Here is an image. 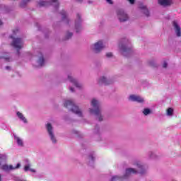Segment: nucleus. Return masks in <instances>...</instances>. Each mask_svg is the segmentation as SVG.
<instances>
[{"mask_svg":"<svg viewBox=\"0 0 181 181\" xmlns=\"http://www.w3.org/2000/svg\"><path fill=\"white\" fill-rule=\"evenodd\" d=\"M136 166L138 168L137 170H135V168H127L123 177L115 175L112 177L110 181H124V179H128L131 175H136L137 173L145 175V173H146L148 166L144 165L140 161L136 162Z\"/></svg>","mask_w":181,"mask_h":181,"instance_id":"nucleus-1","label":"nucleus"},{"mask_svg":"<svg viewBox=\"0 0 181 181\" xmlns=\"http://www.w3.org/2000/svg\"><path fill=\"white\" fill-rule=\"evenodd\" d=\"M119 52L124 57H129L132 52L131 41L128 38H123L119 43Z\"/></svg>","mask_w":181,"mask_h":181,"instance_id":"nucleus-2","label":"nucleus"},{"mask_svg":"<svg viewBox=\"0 0 181 181\" xmlns=\"http://www.w3.org/2000/svg\"><path fill=\"white\" fill-rule=\"evenodd\" d=\"M100 101L95 98L91 100L92 108L89 109L90 114L95 115L98 121H103V117L101 115V108L100 107Z\"/></svg>","mask_w":181,"mask_h":181,"instance_id":"nucleus-3","label":"nucleus"},{"mask_svg":"<svg viewBox=\"0 0 181 181\" xmlns=\"http://www.w3.org/2000/svg\"><path fill=\"white\" fill-rule=\"evenodd\" d=\"M64 106L66 108L70 110V111L74 112V114H76V115H78V117H81V118H83V117H84L83 111H81V109L78 108V106L74 104V102H73V100H65V102L64 103Z\"/></svg>","mask_w":181,"mask_h":181,"instance_id":"nucleus-4","label":"nucleus"},{"mask_svg":"<svg viewBox=\"0 0 181 181\" xmlns=\"http://www.w3.org/2000/svg\"><path fill=\"white\" fill-rule=\"evenodd\" d=\"M16 32L18 30L13 31V35H10L9 37L13 39V42L11 43V46L14 47V49H17V53L19 54V50L23 47V40L22 38H15L14 35H16Z\"/></svg>","mask_w":181,"mask_h":181,"instance_id":"nucleus-5","label":"nucleus"},{"mask_svg":"<svg viewBox=\"0 0 181 181\" xmlns=\"http://www.w3.org/2000/svg\"><path fill=\"white\" fill-rule=\"evenodd\" d=\"M46 129L51 142L54 144H57V139L56 138V135H54V132L53 131V126H52V124L47 123Z\"/></svg>","mask_w":181,"mask_h":181,"instance_id":"nucleus-6","label":"nucleus"},{"mask_svg":"<svg viewBox=\"0 0 181 181\" xmlns=\"http://www.w3.org/2000/svg\"><path fill=\"white\" fill-rule=\"evenodd\" d=\"M83 18H81V13H76V18L75 19V30L76 33H79L83 30Z\"/></svg>","mask_w":181,"mask_h":181,"instance_id":"nucleus-7","label":"nucleus"},{"mask_svg":"<svg viewBox=\"0 0 181 181\" xmlns=\"http://www.w3.org/2000/svg\"><path fill=\"white\" fill-rule=\"evenodd\" d=\"M117 15L120 22H127L129 19V16L124 9H119L117 11Z\"/></svg>","mask_w":181,"mask_h":181,"instance_id":"nucleus-8","label":"nucleus"},{"mask_svg":"<svg viewBox=\"0 0 181 181\" xmlns=\"http://www.w3.org/2000/svg\"><path fill=\"white\" fill-rule=\"evenodd\" d=\"M105 47V45H104L102 40L95 42L92 46V49L95 53H100Z\"/></svg>","mask_w":181,"mask_h":181,"instance_id":"nucleus-9","label":"nucleus"},{"mask_svg":"<svg viewBox=\"0 0 181 181\" xmlns=\"http://www.w3.org/2000/svg\"><path fill=\"white\" fill-rule=\"evenodd\" d=\"M21 168V163H17L16 166H13L12 165H8V164H3V165H1L0 167V169H1V170H4V172H11V170H15L16 169H19Z\"/></svg>","mask_w":181,"mask_h":181,"instance_id":"nucleus-10","label":"nucleus"},{"mask_svg":"<svg viewBox=\"0 0 181 181\" xmlns=\"http://www.w3.org/2000/svg\"><path fill=\"white\" fill-rule=\"evenodd\" d=\"M68 80L76 87V88H83V84L78 83L77 79L74 78L71 74L68 75Z\"/></svg>","mask_w":181,"mask_h":181,"instance_id":"nucleus-11","label":"nucleus"},{"mask_svg":"<svg viewBox=\"0 0 181 181\" xmlns=\"http://www.w3.org/2000/svg\"><path fill=\"white\" fill-rule=\"evenodd\" d=\"M172 25H173V29L175 32L176 36L177 37H180V36H181V28H180V25H179V23H177V21H173L172 22Z\"/></svg>","mask_w":181,"mask_h":181,"instance_id":"nucleus-12","label":"nucleus"},{"mask_svg":"<svg viewBox=\"0 0 181 181\" xmlns=\"http://www.w3.org/2000/svg\"><path fill=\"white\" fill-rule=\"evenodd\" d=\"M129 100L130 101H134L136 103H144L145 101L144 98L139 95H132L129 97Z\"/></svg>","mask_w":181,"mask_h":181,"instance_id":"nucleus-13","label":"nucleus"},{"mask_svg":"<svg viewBox=\"0 0 181 181\" xmlns=\"http://www.w3.org/2000/svg\"><path fill=\"white\" fill-rule=\"evenodd\" d=\"M25 163L26 164L24 166V170L25 172H32L33 173H36V170L30 168V166H32V165L30 164V162H29L28 160H25Z\"/></svg>","mask_w":181,"mask_h":181,"instance_id":"nucleus-14","label":"nucleus"},{"mask_svg":"<svg viewBox=\"0 0 181 181\" xmlns=\"http://www.w3.org/2000/svg\"><path fill=\"white\" fill-rule=\"evenodd\" d=\"M158 4L161 6L166 7V6H170V5L173 4V0H158Z\"/></svg>","mask_w":181,"mask_h":181,"instance_id":"nucleus-15","label":"nucleus"},{"mask_svg":"<svg viewBox=\"0 0 181 181\" xmlns=\"http://www.w3.org/2000/svg\"><path fill=\"white\" fill-rule=\"evenodd\" d=\"M60 14L62 16V21L64 22L65 23H69V17H67V13L66 12V11L64 10L61 11Z\"/></svg>","mask_w":181,"mask_h":181,"instance_id":"nucleus-16","label":"nucleus"},{"mask_svg":"<svg viewBox=\"0 0 181 181\" xmlns=\"http://www.w3.org/2000/svg\"><path fill=\"white\" fill-rule=\"evenodd\" d=\"M16 116L20 119V121H22V122H23V124H28V119H26V117H25V115H23L22 112H16Z\"/></svg>","mask_w":181,"mask_h":181,"instance_id":"nucleus-17","label":"nucleus"},{"mask_svg":"<svg viewBox=\"0 0 181 181\" xmlns=\"http://www.w3.org/2000/svg\"><path fill=\"white\" fill-rule=\"evenodd\" d=\"M8 156L6 154H0V168L6 163Z\"/></svg>","mask_w":181,"mask_h":181,"instance_id":"nucleus-18","label":"nucleus"},{"mask_svg":"<svg viewBox=\"0 0 181 181\" xmlns=\"http://www.w3.org/2000/svg\"><path fill=\"white\" fill-rule=\"evenodd\" d=\"M2 62H4L5 63H9V62H12V60L11 59V57H9L8 54H6L0 57V63H2Z\"/></svg>","mask_w":181,"mask_h":181,"instance_id":"nucleus-19","label":"nucleus"},{"mask_svg":"<svg viewBox=\"0 0 181 181\" xmlns=\"http://www.w3.org/2000/svg\"><path fill=\"white\" fill-rule=\"evenodd\" d=\"M98 84H105V86L110 84V81H108V79L105 76H101L98 79Z\"/></svg>","mask_w":181,"mask_h":181,"instance_id":"nucleus-20","label":"nucleus"},{"mask_svg":"<svg viewBox=\"0 0 181 181\" xmlns=\"http://www.w3.org/2000/svg\"><path fill=\"white\" fill-rule=\"evenodd\" d=\"M13 136L17 145L18 146H23V140L21 137L16 136V134H13Z\"/></svg>","mask_w":181,"mask_h":181,"instance_id":"nucleus-21","label":"nucleus"},{"mask_svg":"<svg viewBox=\"0 0 181 181\" xmlns=\"http://www.w3.org/2000/svg\"><path fill=\"white\" fill-rule=\"evenodd\" d=\"M37 63V67H42L45 66V59L43 58V54H40V56Z\"/></svg>","mask_w":181,"mask_h":181,"instance_id":"nucleus-22","label":"nucleus"},{"mask_svg":"<svg viewBox=\"0 0 181 181\" xmlns=\"http://www.w3.org/2000/svg\"><path fill=\"white\" fill-rule=\"evenodd\" d=\"M139 8L141 9L143 13H144L146 16H149V10H148L146 6H144L143 4H140Z\"/></svg>","mask_w":181,"mask_h":181,"instance_id":"nucleus-23","label":"nucleus"},{"mask_svg":"<svg viewBox=\"0 0 181 181\" xmlns=\"http://www.w3.org/2000/svg\"><path fill=\"white\" fill-rule=\"evenodd\" d=\"M148 156L149 159H158L159 156L153 151H148Z\"/></svg>","mask_w":181,"mask_h":181,"instance_id":"nucleus-24","label":"nucleus"},{"mask_svg":"<svg viewBox=\"0 0 181 181\" xmlns=\"http://www.w3.org/2000/svg\"><path fill=\"white\" fill-rule=\"evenodd\" d=\"M49 5H50V3L46 1L40 0L38 2V6H40V8H42V6H49Z\"/></svg>","mask_w":181,"mask_h":181,"instance_id":"nucleus-25","label":"nucleus"},{"mask_svg":"<svg viewBox=\"0 0 181 181\" xmlns=\"http://www.w3.org/2000/svg\"><path fill=\"white\" fill-rule=\"evenodd\" d=\"M142 113L145 116L151 115V114H152V110H151L149 108H144L142 111Z\"/></svg>","mask_w":181,"mask_h":181,"instance_id":"nucleus-26","label":"nucleus"},{"mask_svg":"<svg viewBox=\"0 0 181 181\" xmlns=\"http://www.w3.org/2000/svg\"><path fill=\"white\" fill-rule=\"evenodd\" d=\"M30 1L32 0H22L20 3L21 8H25V6H26V5H28Z\"/></svg>","mask_w":181,"mask_h":181,"instance_id":"nucleus-27","label":"nucleus"},{"mask_svg":"<svg viewBox=\"0 0 181 181\" xmlns=\"http://www.w3.org/2000/svg\"><path fill=\"white\" fill-rule=\"evenodd\" d=\"M167 115L168 117H172V115H173V109L172 107H169L167 110Z\"/></svg>","mask_w":181,"mask_h":181,"instance_id":"nucleus-28","label":"nucleus"},{"mask_svg":"<svg viewBox=\"0 0 181 181\" xmlns=\"http://www.w3.org/2000/svg\"><path fill=\"white\" fill-rule=\"evenodd\" d=\"M72 36H73L72 33L67 32L66 35H65L64 40H69V39H71V37H72Z\"/></svg>","mask_w":181,"mask_h":181,"instance_id":"nucleus-29","label":"nucleus"},{"mask_svg":"<svg viewBox=\"0 0 181 181\" xmlns=\"http://www.w3.org/2000/svg\"><path fill=\"white\" fill-rule=\"evenodd\" d=\"M50 1H52V3L54 4L53 5H54V8L56 9H57V8H59V1L58 0H50Z\"/></svg>","mask_w":181,"mask_h":181,"instance_id":"nucleus-30","label":"nucleus"},{"mask_svg":"<svg viewBox=\"0 0 181 181\" xmlns=\"http://www.w3.org/2000/svg\"><path fill=\"white\" fill-rule=\"evenodd\" d=\"M88 160H90V162H94L95 157H94V155L90 154L88 156Z\"/></svg>","mask_w":181,"mask_h":181,"instance_id":"nucleus-31","label":"nucleus"},{"mask_svg":"<svg viewBox=\"0 0 181 181\" xmlns=\"http://www.w3.org/2000/svg\"><path fill=\"white\" fill-rule=\"evenodd\" d=\"M13 180L14 181H26V180H23L19 178V177H15Z\"/></svg>","mask_w":181,"mask_h":181,"instance_id":"nucleus-32","label":"nucleus"},{"mask_svg":"<svg viewBox=\"0 0 181 181\" xmlns=\"http://www.w3.org/2000/svg\"><path fill=\"white\" fill-rule=\"evenodd\" d=\"M109 5H112L114 4V1L112 0H105Z\"/></svg>","mask_w":181,"mask_h":181,"instance_id":"nucleus-33","label":"nucleus"},{"mask_svg":"<svg viewBox=\"0 0 181 181\" xmlns=\"http://www.w3.org/2000/svg\"><path fill=\"white\" fill-rule=\"evenodd\" d=\"M106 57H108V58L112 57V52L107 53Z\"/></svg>","mask_w":181,"mask_h":181,"instance_id":"nucleus-34","label":"nucleus"},{"mask_svg":"<svg viewBox=\"0 0 181 181\" xmlns=\"http://www.w3.org/2000/svg\"><path fill=\"white\" fill-rule=\"evenodd\" d=\"M163 67L164 69H166V67H168V62H164L163 64Z\"/></svg>","mask_w":181,"mask_h":181,"instance_id":"nucleus-35","label":"nucleus"},{"mask_svg":"<svg viewBox=\"0 0 181 181\" xmlns=\"http://www.w3.org/2000/svg\"><path fill=\"white\" fill-rule=\"evenodd\" d=\"M129 2L132 5H134V4H135V0H129Z\"/></svg>","mask_w":181,"mask_h":181,"instance_id":"nucleus-36","label":"nucleus"},{"mask_svg":"<svg viewBox=\"0 0 181 181\" xmlns=\"http://www.w3.org/2000/svg\"><path fill=\"white\" fill-rule=\"evenodd\" d=\"M69 90H70L71 93H74V88L69 87Z\"/></svg>","mask_w":181,"mask_h":181,"instance_id":"nucleus-37","label":"nucleus"},{"mask_svg":"<svg viewBox=\"0 0 181 181\" xmlns=\"http://www.w3.org/2000/svg\"><path fill=\"white\" fill-rule=\"evenodd\" d=\"M94 1H93V0H88V4H93Z\"/></svg>","mask_w":181,"mask_h":181,"instance_id":"nucleus-38","label":"nucleus"},{"mask_svg":"<svg viewBox=\"0 0 181 181\" xmlns=\"http://www.w3.org/2000/svg\"><path fill=\"white\" fill-rule=\"evenodd\" d=\"M6 70H11V66H6Z\"/></svg>","mask_w":181,"mask_h":181,"instance_id":"nucleus-39","label":"nucleus"},{"mask_svg":"<svg viewBox=\"0 0 181 181\" xmlns=\"http://www.w3.org/2000/svg\"><path fill=\"white\" fill-rule=\"evenodd\" d=\"M0 181H2V175L0 174Z\"/></svg>","mask_w":181,"mask_h":181,"instance_id":"nucleus-40","label":"nucleus"},{"mask_svg":"<svg viewBox=\"0 0 181 181\" xmlns=\"http://www.w3.org/2000/svg\"><path fill=\"white\" fill-rule=\"evenodd\" d=\"M35 177H42L41 175H38L37 176H36Z\"/></svg>","mask_w":181,"mask_h":181,"instance_id":"nucleus-41","label":"nucleus"},{"mask_svg":"<svg viewBox=\"0 0 181 181\" xmlns=\"http://www.w3.org/2000/svg\"><path fill=\"white\" fill-rule=\"evenodd\" d=\"M78 2H82L83 0H76Z\"/></svg>","mask_w":181,"mask_h":181,"instance_id":"nucleus-42","label":"nucleus"},{"mask_svg":"<svg viewBox=\"0 0 181 181\" xmlns=\"http://www.w3.org/2000/svg\"><path fill=\"white\" fill-rule=\"evenodd\" d=\"M2 25V21L0 20V26Z\"/></svg>","mask_w":181,"mask_h":181,"instance_id":"nucleus-43","label":"nucleus"},{"mask_svg":"<svg viewBox=\"0 0 181 181\" xmlns=\"http://www.w3.org/2000/svg\"><path fill=\"white\" fill-rule=\"evenodd\" d=\"M95 129H98V126H96Z\"/></svg>","mask_w":181,"mask_h":181,"instance_id":"nucleus-44","label":"nucleus"},{"mask_svg":"<svg viewBox=\"0 0 181 181\" xmlns=\"http://www.w3.org/2000/svg\"><path fill=\"white\" fill-rule=\"evenodd\" d=\"M89 163H93V162H91V160H89ZM90 163H89V165H90Z\"/></svg>","mask_w":181,"mask_h":181,"instance_id":"nucleus-45","label":"nucleus"}]
</instances>
